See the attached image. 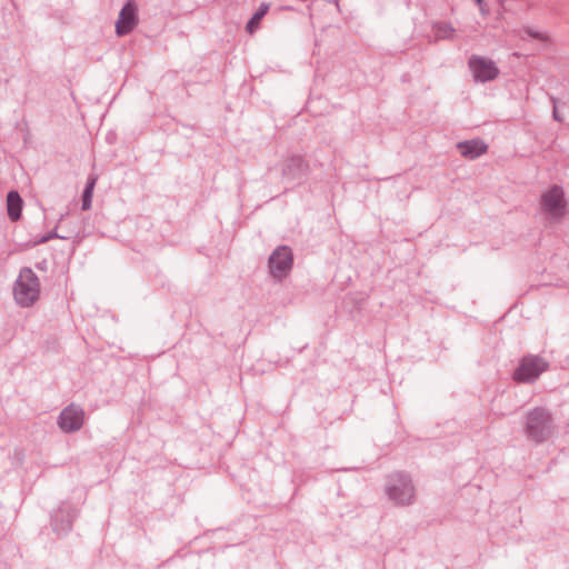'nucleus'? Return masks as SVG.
Instances as JSON below:
<instances>
[{
	"instance_id": "1",
	"label": "nucleus",
	"mask_w": 569,
	"mask_h": 569,
	"mask_svg": "<svg viewBox=\"0 0 569 569\" xmlns=\"http://www.w3.org/2000/svg\"><path fill=\"white\" fill-rule=\"evenodd\" d=\"M556 431L555 418L550 409L538 406L530 409L525 417L523 432L536 445L548 441Z\"/></svg>"
},
{
	"instance_id": "2",
	"label": "nucleus",
	"mask_w": 569,
	"mask_h": 569,
	"mask_svg": "<svg viewBox=\"0 0 569 569\" xmlns=\"http://www.w3.org/2000/svg\"><path fill=\"white\" fill-rule=\"evenodd\" d=\"M385 495L398 507H408L416 502L417 491L408 472L395 471L387 475Z\"/></svg>"
},
{
	"instance_id": "3",
	"label": "nucleus",
	"mask_w": 569,
	"mask_h": 569,
	"mask_svg": "<svg viewBox=\"0 0 569 569\" xmlns=\"http://www.w3.org/2000/svg\"><path fill=\"white\" fill-rule=\"evenodd\" d=\"M12 291L18 306L21 308H30L40 299V279L31 268L23 267L13 283Z\"/></svg>"
},
{
	"instance_id": "4",
	"label": "nucleus",
	"mask_w": 569,
	"mask_h": 569,
	"mask_svg": "<svg viewBox=\"0 0 569 569\" xmlns=\"http://www.w3.org/2000/svg\"><path fill=\"white\" fill-rule=\"evenodd\" d=\"M549 368L550 363L543 357L528 353L520 358L511 379L517 383H535Z\"/></svg>"
},
{
	"instance_id": "5",
	"label": "nucleus",
	"mask_w": 569,
	"mask_h": 569,
	"mask_svg": "<svg viewBox=\"0 0 569 569\" xmlns=\"http://www.w3.org/2000/svg\"><path fill=\"white\" fill-rule=\"evenodd\" d=\"M293 252L287 244L278 246L268 258L269 274L278 282L283 281L292 271Z\"/></svg>"
},
{
	"instance_id": "6",
	"label": "nucleus",
	"mask_w": 569,
	"mask_h": 569,
	"mask_svg": "<svg viewBox=\"0 0 569 569\" xmlns=\"http://www.w3.org/2000/svg\"><path fill=\"white\" fill-rule=\"evenodd\" d=\"M540 206L545 213L550 218L559 220L567 213V201L562 187L551 186L540 197Z\"/></svg>"
},
{
	"instance_id": "7",
	"label": "nucleus",
	"mask_w": 569,
	"mask_h": 569,
	"mask_svg": "<svg viewBox=\"0 0 569 569\" xmlns=\"http://www.w3.org/2000/svg\"><path fill=\"white\" fill-rule=\"evenodd\" d=\"M468 67L475 81L481 83L495 80L500 73L493 60L478 54H472L468 59Z\"/></svg>"
},
{
	"instance_id": "8",
	"label": "nucleus",
	"mask_w": 569,
	"mask_h": 569,
	"mask_svg": "<svg viewBox=\"0 0 569 569\" xmlns=\"http://www.w3.org/2000/svg\"><path fill=\"white\" fill-rule=\"evenodd\" d=\"M86 422L84 410L76 403L66 406L58 416V427L64 433L79 431Z\"/></svg>"
},
{
	"instance_id": "9",
	"label": "nucleus",
	"mask_w": 569,
	"mask_h": 569,
	"mask_svg": "<svg viewBox=\"0 0 569 569\" xmlns=\"http://www.w3.org/2000/svg\"><path fill=\"white\" fill-rule=\"evenodd\" d=\"M79 511L76 507L69 503H61L59 508L51 516V528L58 536L68 535L77 519Z\"/></svg>"
},
{
	"instance_id": "10",
	"label": "nucleus",
	"mask_w": 569,
	"mask_h": 569,
	"mask_svg": "<svg viewBox=\"0 0 569 569\" xmlns=\"http://www.w3.org/2000/svg\"><path fill=\"white\" fill-rule=\"evenodd\" d=\"M310 172V163L305 156L291 153L283 158L281 174L288 180H296Z\"/></svg>"
},
{
	"instance_id": "11",
	"label": "nucleus",
	"mask_w": 569,
	"mask_h": 569,
	"mask_svg": "<svg viewBox=\"0 0 569 569\" xmlns=\"http://www.w3.org/2000/svg\"><path fill=\"white\" fill-rule=\"evenodd\" d=\"M139 23L138 6L134 0H127L120 10L116 22V33L118 37L129 34Z\"/></svg>"
},
{
	"instance_id": "12",
	"label": "nucleus",
	"mask_w": 569,
	"mask_h": 569,
	"mask_svg": "<svg viewBox=\"0 0 569 569\" xmlns=\"http://www.w3.org/2000/svg\"><path fill=\"white\" fill-rule=\"evenodd\" d=\"M460 154L468 160H475L488 152V144L480 138L460 141L457 143Z\"/></svg>"
},
{
	"instance_id": "13",
	"label": "nucleus",
	"mask_w": 569,
	"mask_h": 569,
	"mask_svg": "<svg viewBox=\"0 0 569 569\" xmlns=\"http://www.w3.org/2000/svg\"><path fill=\"white\" fill-rule=\"evenodd\" d=\"M23 199L17 190H10L7 194V213L11 222H17L22 217Z\"/></svg>"
},
{
	"instance_id": "14",
	"label": "nucleus",
	"mask_w": 569,
	"mask_h": 569,
	"mask_svg": "<svg viewBox=\"0 0 569 569\" xmlns=\"http://www.w3.org/2000/svg\"><path fill=\"white\" fill-rule=\"evenodd\" d=\"M270 4L267 2L260 3L257 11L253 13V16L250 18V20L246 24V31L249 34H254L261 27V21L263 17L269 12Z\"/></svg>"
},
{
	"instance_id": "15",
	"label": "nucleus",
	"mask_w": 569,
	"mask_h": 569,
	"mask_svg": "<svg viewBox=\"0 0 569 569\" xmlns=\"http://www.w3.org/2000/svg\"><path fill=\"white\" fill-rule=\"evenodd\" d=\"M432 32L436 40H449L453 38L456 29L450 22L437 21L432 23Z\"/></svg>"
},
{
	"instance_id": "16",
	"label": "nucleus",
	"mask_w": 569,
	"mask_h": 569,
	"mask_svg": "<svg viewBox=\"0 0 569 569\" xmlns=\"http://www.w3.org/2000/svg\"><path fill=\"white\" fill-rule=\"evenodd\" d=\"M97 181H98V177L96 174H90L87 179V183H86L84 190L82 192V199H81L82 200L81 209L83 211H87L91 208L93 190H94Z\"/></svg>"
},
{
	"instance_id": "17",
	"label": "nucleus",
	"mask_w": 569,
	"mask_h": 569,
	"mask_svg": "<svg viewBox=\"0 0 569 569\" xmlns=\"http://www.w3.org/2000/svg\"><path fill=\"white\" fill-rule=\"evenodd\" d=\"M56 238H61V237L53 230V231H50L47 234L42 236L40 238V240L38 241V243H46Z\"/></svg>"
},
{
	"instance_id": "18",
	"label": "nucleus",
	"mask_w": 569,
	"mask_h": 569,
	"mask_svg": "<svg viewBox=\"0 0 569 569\" xmlns=\"http://www.w3.org/2000/svg\"><path fill=\"white\" fill-rule=\"evenodd\" d=\"M326 1L329 2V3H333L337 7L339 6V0H326Z\"/></svg>"
},
{
	"instance_id": "19",
	"label": "nucleus",
	"mask_w": 569,
	"mask_h": 569,
	"mask_svg": "<svg viewBox=\"0 0 569 569\" xmlns=\"http://www.w3.org/2000/svg\"><path fill=\"white\" fill-rule=\"evenodd\" d=\"M553 118H555L556 120H558V118H559V114H557L556 109L553 110Z\"/></svg>"
},
{
	"instance_id": "20",
	"label": "nucleus",
	"mask_w": 569,
	"mask_h": 569,
	"mask_svg": "<svg viewBox=\"0 0 569 569\" xmlns=\"http://www.w3.org/2000/svg\"><path fill=\"white\" fill-rule=\"evenodd\" d=\"M531 36H532L533 38L540 39V34H539V33H531Z\"/></svg>"
},
{
	"instance_id": "21",
	"label": "nucleus",
	"mask_w": 569,
	"mask_h": 569,
	"mask_svg": "<svg viewBox=\"0 0 569 569\" xmlns=\"http://www.w3.org/2000/svg\"><path fill=\"white\" fill-rule=\"evenodd\" d=\"M477 4L481 6L483 0H475Z\"/></svg>"
}]
</instances>
